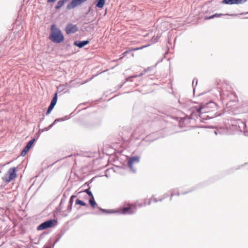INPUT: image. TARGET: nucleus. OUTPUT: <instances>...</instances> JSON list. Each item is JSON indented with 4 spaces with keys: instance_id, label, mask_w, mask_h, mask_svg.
<instances>
[{
    "instance_id": "4",
    "label": "nucleus",
    "mask_w": 248,
    "mask_h": 248,
    "mask_svg": "<svg viewBox=\"0 0 248 248\" xmlns=\"http://www.w3.org/2000/svg\"><path fill=\"white\" fill-rule=\"evenodd\" d=\"M136 209V207L135 205L132 204H128L122 208V213L124 214H131L135 212Z\"/></svg>"
},
{
    "instance_id": "5",
    "label": "nucleus",
    "mask_w": 248,
    "mask_h": 248,
    "mask_svg": "<svg viewBox=\"0 0 248 248\" xmlns=\"http://www.w3.org/2000/svg\"><path fill=\"white\" fill-rule=\"evenodd\" d=\"M55 221L54 220H47L39 225L37 227V230H42L51 227L53 226V223Z\"/></svg>"
},
{
    "instance_id": "13",
    "label": "nucleus",
    "mask_w": 248,
    "mask_h": 248,
    "mask_svg": "<svg viewBox=\"0 0 248 248\" xmlns=\"http://www.w3.org/2000/svg\"><path fill=\"white\" fill-rule=\"evenodd\" d=\"M161 34L159 33V34H157L156 36H153L151 40V42L153 43H155L156 42L158 41V39L161 37Z\"/></svg>"
},
{
    "instance_id": "19",
    "label": "nucleus",
    "mask_w": 248,
    "mask_h": 248,
    "mask_svg": "<svg viewBox=\"0 0 248 248\" xmlns=\"http://www.w3.org/2000/svg\"><path fill=\"white\" fill-rule=\"evenodd\" d=\"M35 141L34 139L31 140L26 145V147L30 149Z\"/></svg>"
},
{
    "instance_id": "12",
    "label": "nucleus",
    "mask_w": 248,
    "mask_h": 248,
    "mask_svg": "<svg viewBox=\"0 0 248 248\" xmlns=\"http://www.w3.org/2000/svg\"><path fill=\"white\" fill-rule=\"evenodd\" d=\"M65 2V0H60L58 2L57 5L55 6V8L56 9H60L61 7H62Z\"/></svg>"
},
{
    "instance_id": "16",
    "label": "nucleus",
    "mask_w": 248,
    "mask_h": 248,
    "mask_svg": "<svg viewBox=\"0 0 248 248\" xmlns=\"http://www.w3.org/2000/svg\"><path fill=\"white\" fill-rule=\"evenodd\" d=\"M201 100H202L203 102H208V101H209V102L211 101L210 98L207 95H202L201 97Z\"/></svg>"
},
{
    "instance_id": "25",
    "label": "nucleus",
    "mask_w": 248,
    "mask_h": 248,
    "mask_svg": "<svg viewBox=\"0 0 248 248\" xmlns=\"http://www.w3.org/2000/svg\"><path fill=\"white\" fill-rule=\"evenodd\" d=\"M102 211H103V212H106V213H110V212H108V211H105V210H102Z\"/></svg>"
},
{
    "instance_id": "8",
    "label": "nucleus",
    "mask_w": 248,
    "mask_h": 248,
    "mask_svg": "<svg viewBox=\"0 0 248 248\" xmlns=\"http://www.w3.org/2000/svg\"><path fill=\"white\" fill-rule=\"evenodd\" d=\"M57 101V93H55L54 96L51 100V103L48 108V109L46 111V114H49L52 110L53 109L54 106H55Z\"/></svg>"
},
{
    "instance_id": "3",
    "label": "nucleus",
    "mask_w": 248,
    "mask_h": 248,
    "mask_svg": "<svg viewBox=\"0 0 248 248\" xmlns=\"http://www.w3.org/2000/svg\"><path fill=\"white\" fill-rule=\"evenodd\" d=\"M16 176V168L13 167L8 170L2 179L5 183H9L14 180Z\"/></svg>"
},
{
    "instance_id": "11",
    "label": "nucleus",
    "mask_w": 248,
    "mask_h": 248,
    "mask_svg": "<svg viewBox=\"0 0 248 248\" xmlns=\"http://www.w3.org/2000/svg\"><path fill=\"white\" fill-rule=\"evenodd\" d=\"M105 4V0H99L96 4V6L99 8H102Z\"/></svg>"
},
{
    "instance_id": "6",
    "label": "nucleus",
    "mask_w": 248,
    "mask_h": 248,
    "mask_svg": "<svg viewBox=\"0 0 248 248\" xmlns=\"http://www.w3.org/2000/svg\"><path fill=\"white\" fill-rule=\"evenodd\" d=\"M78 30V28L76 25H74L72 23H68L65 28V32L66 34H69L77 32Z\"/></svg>"
},
{
    "instance_id": "2",
    "label": "nucleus",
    "mask_w": 248,
    "mask_h": 248,
    "mask_svg": "<svg viewBox=\"0 0 248 248\" xmlns=\"http://www.w3.org/2000/svg\"><path fill=\"white\" fill-rule=\"evenodd\" d=\"M51 33L49 38L54 43H60L63 42L64 38L61 30L55 25L51 27Z\"/></svg>"
},
{
    "instance_id": "23",
    "label": "nucleus",
    "mask_w": 248,
    "mask_h": 248,
    "mask_svg": "<svg viewBox=\"0 0 248 248\" xmlns=\"http://www.w3.org/2000/svg\"><path fill=\"white\" fill-rule=\"evenodd\" d=\"M76 197L74 195H72L71 198H70V202L71 204L72 203V202H73V199L75 198Z\"/></svg>"
},
{
    "instance_id": "24",
    "label": "nucleus",
    "mask_w": 248,
    "mask_h": 248,
    "mask_svg": "<svg viewBox=\"0 0 248 248\" xmlns=\"http://www.w3.org/2000/svg\"><path fill=\"white\" fill-rule=\"evenodd\" d=\"M56 0H47L48 2H54Z\"/></svg>"
},
{
    "instance_id": "10",
    "label": "nucleus",
    "mask_w": 248,
    "mask_h": 248,
    "mask_svg": "<svg viewBox=\"0 0 248 248\" xmlns=\"http://www.w3.org/2000/svg\"><path fill=\"white\" fill-rule=\"evenodd\" d=\"M149 46V45H148L142 46L140 47H136V48H131L129 51H126L124 53H123V55L124 56L127 53H128L129 51H137V50H138L142 49H143L144 48H145V47L148 46Z\"/></svg>"
},
{
    "instance_id": "18",
    "label": "nucleus",
    "mask_w": 248,
    "mask_h": 248,
    "mask_svg": "<svg viewBox=\"0 0 248 248\" xmlns=\"http://www.w3.org/2000/svg\"><path fill=\"white\" fill-rule=\"evenodd\" d=\"M76 204H79V205H80L81 206H84L86 205V203L85 202H83L79 199H77L76 201Z\"/></svg>"
},
{
    "instance_id": "15",
    "label": "nucleus",
    "mask_w": 248,
    "mask_h": 248,
    "mask_svg": "<svg viewBox=\"0 0 248 248\" xmlns=\"http://www.w3.org/2000/svg\"><path fill=\"white\" fill-rule=\"evenodd\" d=\"M222 2L224 4H236V1L235 0H223Z\"/></svg>"
},
{
    "instance_id": "7",
    "label": "nucleus",
    "mask_w": 248,
    "mask_h": 248,
    "mask_svg": "<svg viewBox=\"0 0 248 248\" xmlns=\"http://www.w3.org/2000/svg\"><path fill=\"white\" fill-rule=\"evenodd\" d=\"M140 158L138 156L129 157L128 159V165L131 169H133V166L138 164L140 161Z\"/></svg>"
},
{
    "instance_id": "17",
    "label": "nucleus",
    "mask_w": 248,
    "mask_h": 248,
    "mask_svg": "<svg viewBox=\"0 0 248 248\" xmlns=\"http://www.w3.org/2000/svg\"><path fill=\"white\" fill-rule=\"evenodd\" d=\"M29 150L30 149L29 148L25 146L21 153V155L25 156L27 152L29 151Z\"/></svg>"
},
{
    "instance_id": "22",
    "label": "nucleus",
    "mask_w": 248,
    "mask_h": 248,
    "mask_svg": "<svg viewBox=\"0 0 248 248\" xmlns=\"http://www.w3.org/2000/svg\"><path fill=\"white\" fill-rule=\"evenodd\" d=\"M220 15H222V14L218 15V14H215L214 15H212V16H210L209 17H206L205 19H209L213 18H214L215 17H218V16H219Z\"/></svg>"
},
{
    "instance_id": "9",
    "label": "nucleus",
    "mask_w": 248,
    "mask_h": 248,
    "mask_svg": "<svg viewBox=\"0 0 248 248\" xmlns=\"http://www.w3.org/2000/svg\"><path fill=\"white\" fill-rule=\"evenodd\" d=\"M89 43V41L88 40L83 41H75L74 42V45L79 47V48H81L85 46L86 45H88Z\"/></svg>"
},
{
    "instance_id": "20",
    "label": "nucleus",
    "mask_w": 248,
    "mask_h": 248,
    "mask_svg": "<svg viewBox=\"0 0 248 248\" xmlns=\"http://www.w3.org/2000/svg\"><path fill=\"white\" fill-rule=\"evenodd\" d=\"M84 192H86V193L89 195V196L91 197V198H92V197H93V194H92V192L90 191V189H89H89H85V190L84 191Z\"/></svg>"
},
{
    "instance_id": "1",
    "label": "nucleus",
    "mask_w": 248,
    "mask_h": 248,
    "mask_svg": "<svg viewBox=\"0 0 248 248\" xmlns=\"http://www.w3.org/2000/svg\"><path fill=\"white\" fill-rule=\"evenodd\" d=\"M217 106L216 104L210 101L206 102L205 105H201L196 108L195 112L203 119H211L217 115Z\"/></svg>"
},
{
    "instance_id": "26",
    "label": "nucleus",
    "mask_w": 248,
    "mask_h": 248,
    "mask_svg": "<svg viewBox=\"0 0 248 248\" xmlns=\"http://www.w3.org/2000/svg\"><path fill=\"white\" fill-rule=\"evenodd\" d=\"M173 194H171V198H172V197L173 196ZM170 200H171V199H170Z\"/></svg>"
},
{
    "instance_id": "21",
    "label": "nucleus",
    "mask_w": 248,
    "mask_h": 248,
    "mask_svg": "<svg viewBox=\"0 0 248 248\" xmlns=\"http://www.w3.org/2000/svg\"><path fill=\"white\" fill-rule=\"evenodd\" d=\"M248 0H235L236 4H243L246 2Z\"/></svg>"
},
{
    "instance_id": "14",
    "label": "nucleus",
    "mask_w": 248,
    "mask_h": 248,
    "mask_svg": "<svg viewBox=\"0 0 248 248\" xmlns=\"http://www.w3.org/2000/svg\"><path fill=\"white\" fill-rule=\"evenodd\" d=\"M89 203L91 206L93 208H95V206L97 205V204L94 201L93 197L91 198V199L89 200Z\"/></svg>"
}]
</instances>
